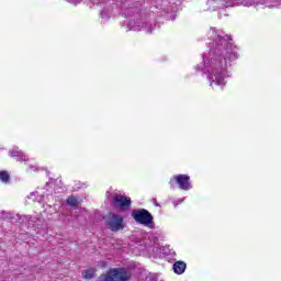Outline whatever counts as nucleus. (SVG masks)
<instances>
[{"label":"nucleus","mask_w":281,"mask_h":281,"mask_svg":"<svg viewBox=\"0 0 281 281\" xmlns=\"http://www.w3.org/2000/svg\"><path fill=\"white\" fill-rule=\"evenodd\" d=\"M209 54L202 55V63L195 67L196 71H203L210 82V87H225L227 78H232V63L238 60V48L234 46V40L225 35L223 31L210 29Z\"/></svg>","instance_id":"f257e3e1"},{"label":"nucleus","mask_w":281,"mask_h":281,"mask_svg":"<svg viewBox=\"0 0 281 281\" xmlns=\"http://www.w3.org/2000/svg\"><path fill=\"white\" fill-rule=\"evenodd\" d=\"M93 5H100L101 19L109 21L111 19V12L113 8H121L122 16L131 19L127 22L128 30L133 32H146L153 34L154 30L159 27L154 19L142 13V3L135 2V0H91Z\"/></svg>","instance_id":"f03ea898"},{"label":"nucleus","mask_w":281,"mask_h":281,"mask_svg":"<svg viewBox=\"0 0 281 281\" xmlns=\"http://www.w3.org/2000/svg\"><path fill=\"white\" fill-rule=\"evenodd\" d=\"M46 194L45 192L34 191L30 193L29 199L35 203H49V200L54 199V192L60 194L64 191L63 187H56L52 181L46 183Z\"/></svg>","instance_id":"7ed1b4c3"},{"label":"nucleus","mask_w":281,"mask_h":281,"mask_svg":"<svg viewBox=\"0 0 281 281\" xmlns=\"http://www.w3.org/2000/svg\"><path fill=\"white\" fill-rule=\"evenodd\" d=\"M131 272L124 268L111 269L106 274L99 278L98 281H128Z\"/></svg>","instance_id":"20e7f679"},{"label":"nucleus","mask_w":281,"mask_h":281,"mask_svg":"<svg viewBox=\"0 0 281 281\" xmlns=\"http://www.w3.org/2000/svg\"><path fill=\"white\" fill-rule=\"evenodd\" d=\"M132 217L136 223H139V225H144L150 229L155 227V222H153V214H150V212H148L146 209L132 211Z\"/></svg>","instance_id":"39448f33"},{"label":"nucleus","mask_w":281,"mask_h":281,"mask_svg":"<svg viewBox=\"0 0 281 281\" xmlns=\"http://www.w3.org/2000/svg\"><path fill=\"white\" fill-rule=\"evenodd\" d=\"M175 183H177L180 190H184L186 192L192 190V183L190 182V176L188 175L173 176L169 181L171 190H175Z\"/></svg>","instance_id":"423d86ee"},{"label":"nucleus","mask_w":281,"mask_h":281,"mask_svg":"<svg viewBox=\"0 0 281 281\" xmlns=\"http://www.w3.org/2000/svg\"><path fill=\"white\" fill-rule=\"evenodd\" d=\"M105 225L108 229H111V232H120L124 229V217H122V215L111 213L106 217Z\"/></svg>","instance_id":"0eeeda50"},{"label":"nucleus","mask_w":281,"mask_h":281,"mask_svg":"<svg viewBox=\"0 0 281 281\" xmlns=\"http://www.w3.org/2000/svg\"><path fill=\"white\" fill-rule=\"evenodd\" d=\"M113 206L116 207V210L126 211L131 207V198L115 193L113 196Z\"/></svg>","instance_id":"6e6552de"},{"label":"nucleus","mask_w":281,"mask_h":281,"mask_svg":"<svg viewBox=\"0 0 281 281\" xmlns=\"http://www.w3.org/2000/svg\"><path fill=\"white\" fill-rule=\"evenodd\" d=\"M173 273L177 276H182L186 273V269H188V265L184 261H176L172 266Z\"/></svg>","instance_id":"1a4fd4ad"},{"label":"nucleus","mask_w":281,"mask_h":281,"mask_svg":"<svg viewBox=\"0 0 281 281\" xmlns=\"http://www.w3.org/2000/svg\"><path fill=\"white\" fill-rule=\"evenodd\" d=\"M10 157H12L13 159H16V161H25V155L23 154V151H21L19 149V147H13L10 151H9Z\"/></svg>","instance_id":"9d476101"},{"label":"nucleus","mask_w":281,"mask_h":281,"mask_svg":"<svg viewBox=\"0 0 281 281\" xmlns=\"http://www.w3.org/2000/svg\"><path fill=\"white\" fill-rule=\"evenodd\" d=\"M66 203L67 205H70V207H76V205L80 204V202L78 201V198L74 195L68 196Z\"/></svg>","instance_id":"9b49d317"},{"label":"nucleus","mask_w":281,"mask_h":281,"mask_svg":"<svg viewBox=\"0 0 281 281\" xmlns=\"http://www.w3.org/2000/svg\"><path fill=\"white\" fill-rule=\"evenodd\" d=\"M0 181L8 183V181H10V173H8V171H0Z\"/></svg>","instance_id":"f8f14e48"},{"label":"nucleus","mask_w":281,"mask_h":281,"mask_svg":"<svg viewBox=\"0 0 281 281\" xmlns=\"http://www.w3.org/2000/svg\"><path fill=\"white\" fill-rule=\"evenodd\" d=\"M93 276H95V270L94 269H88L83 272V278L86 280H91V278H93Z\"/></svg>","instance_id":"ddd939ff"},{"label":"nucleus","mask_w":281,"mask_h":281,"mask_svg":"<svg viewBox=\"0 0 281 281\" xmlns=\"http://www.w3.org/2000/svg\"><path fill=\"white\" fill-rule=\"evenodd\" d=\"M87 186L82 182H76L75 186L72 187V190L77 192V190H81V188H86Z\"/></svg>","instance_id":"4468645a"},{"label":"nucleus","mask_w":281,"mask_h":281,"mask_svg":"<svg viewBox=\"0 0 281 281\" xmlns=\"http://www.w3.org/2000/svg\"><path fill=\"white\" fill-rule=\"evenodd\" d=\"M1 218L5 220V218H12V213L2 211L1 213Z\"/></svg>","instance_id":"2eb2a0df"},{"label":"nucleus","mask_w":281,"mask_h":281,"mask_svg":"<svg viewBox=\"0 0 281 281\" xmlns=\"http://www.w3.org/2000/svg\"><path fill=\"white\" fill-rule=\"evenodd\" d=\"M162 16H165V19H167V21H175V19H177V14H171V15H168V13L166 14H162Z\"/></svg>","instance_id":"dca6fc26"},{"label":"nucleus","mask_w":281,"mask_h":281,"mask_svg":"<svg viewBox=\"0 0 281 281\" xmlns=\"http://www.w3.org/2000/svg\"><path fill=\"white\" fill-rule=\"evenodd\" d=\"M145 281H157V274H149V276H147Z\"/></svg>","instance_id":"f3484780"},{"label":"nucleus","mask_w":281,"mask_h":281,"mask_svg":"<svg viewBox=\"0 0 281 281\" xmlns=\"http://www.w3.org/2000/svg\"><path fill=\"white\" fill-rule=\"evenodd\" d=\"M68 3H72V5H78L82 0H66Z\"/></svg>","instance_id":"a211bd4d"},{"label":"nucleus","mask_w":281,"mask_h":281,"mask_svg":"<svg viewBox=\"0 0 281 281\" xmlns=\"http://www.w3.org/2000/svg\"><path fill=\"white\" fill-rule=\"evenodd\" d=\"M153 203L156 205V207H159V204L157 203V199H153Z\"/></svg>","instance_id":"6ab92c4d"},{"label":"nucleus","mask_w":281,"mask_h":281,"mask_svg":"<svg viewBox=\"0 0 281 281\" xmlns=\"http://www.w3.org/2000/svg\"><path fill=\"white\" fill-rule=\"evenodd\" d=\"M179 203H183V199L182 200H178V203H175V205H179Z\"/></svg>","instance_id":"aec40b11"},{"label":"nucleus","mask_w":281,"mask_h":281,"mask_svg":"<svg viewBox=\"0 0 281 281\" xmlns=\"http://www.w3.org/2000/svg\"><path fill=\"white\" fill-rule=\"evenodd\" d=\"M262 4H265V5L269 7V4H267V2H262Z\"/></svg>","instance_id":"412c9836"}]
</instances>
